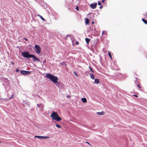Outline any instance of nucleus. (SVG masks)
<instances>
[{"label": "nucleus", "mask_w": 147, "mask_h": 147, "mask_svg": "<svg viewBox=\"0 0 147 147\" xmlns=\"http://www.w3.org/2000/svg\"><path fill=\"white\" fill-rule=\"evenodd\" d=\"M90 77L92 79H94V75L92 74L91 73L90 74Z\"/></svg>", "instance_id": "obj_13"}, {"label": "nucleus", "mask_w": 147, "mask_h": 147, "mask_svg": "<svg viewBox=\"0 0 147 147\" xmlns=\"http://www.w3.org/2000/svg\"><path fill=\"white\" fill-rule=\"evenodd\" d=\"M98 5H101V3L100 1H98Z\"/></svg>", "instance_id": "obj_25"}, {"label": "nucleus", "mask_w": 147, "mask_h": 147, "mask_svg": "<svg viewBox=\"0 0 147 147\" xmlns=\"http://www.w3.org/2000/svg\"><path fill=\"white\" fill-rule=\"evenodd\" d=\"M90 40V39L89 38H85L86 41V43L88 44H89Z\"/></svg>", "instance_id": "obj_11"}, {"label": "nucleus", "mask_w": 147, "mask_h": 147, "mask_svg": "<svg viewBox=\"0 0 147 147\" xmlns=\"http://www.w3.org/2000/svg\"><path fill=\"white\" fill-rule=\"evenodd\" d=\"M102 1L103 2H104V1H105V0H102Z\"/></svg>", "instance_id": "obj_35"}, {"label": "nucleus", "mask_w": 147, "mask_h": 147, "mask_svg": "<svg viewBox=\"0 0 147 147\" xmlns=\"http://www.w3.org/2000/svg\"><path fill=\"white\" fill-rule=\"evenodd\" d=\"M67 36H69L68 35L66 36V37H67Z\"/></svg>", "instance_id": "obj_37"}, {"label": "nucleus", "mask_w": 147, "mask_h": 147, "mask_svg": "<svg viewBox=\"0 0 147 147\" xmlns=\"http://www.w3.org/2000/svg\"><path fill=\"white\" fill-rule=\"evenodd\" d=\"M97 5L96 3H94L90 4V6L92 9H94L96 8Z\"/></svg>", "instance_id": "obj_8"}, {"label": "nucleus", "mask_w": 147, "mask_h": 147, "mask_svg": "<svg viewBox=\"0 0 147 147\" xmlns=\"http://www.w3.org/2000/svg\"><path fill=\"white\" fill-rule=\"evenodd\" d=\"M76 10H77L78 11H79V7L78 6H77L76 8Z\"/></svg>", "instance_id": "obj_22"}, {"label": "nucleus", "mask_w": 147, "mask_h": 147, "mask_svg": "<svg viewBox=\"0 0 147 147\" xmlns=\"http://www.w3.org/2000/svg\"><path fill=\"white\" fill-rule=\"evenodd\" d=\"M0 143H2V142H1V141H0Z\"/></svg>", "instance_id": "obj_39"}, {"label": "nucleus", "mask_w": 147, "mask_h": 147, "mask_svg": "<svg viewBox=\"0 0 147 147\" xmlns=\"http://www.w3.org/2000/svg\"><path fill=\"white\" fill-rule=\"evenodd\" d=\"M137 86H138L139 88H141V87L139 86V84H137Z\"/></svg>", "instance_id": "obj_31"}, {"label": "nucleus", "mask_w": 147, "mask_h": 147, "mask_svg": "<svg viewBox=\"0 0 147 147\" xmlns=\"http://www.w3.org/2000/svg\"><path fill=\"white\" fill-rule=\"evenodd\" d=\"M2 98H0V99H1Z\"/></svg>", "instance_id": "obj_40"}, {"label": "nucleus", "mask_w": 147, "mask_h": 147, "mask_svg": "<svg viewBox=\"0 0 147 147\" xmlns=\"http://www.w3.org/2000/svg\"><path fill=\"white\" fill-rule=\"evenodd\" d=\"M134 96L136 97H138V96L137 95H134Z\"/></svg>", "instance_id": "obj_33"}, {"label": "nucleus", "mask_w": 147, "mask_h": 147, "mask_svg": "<svg viewBox=\"0 0 147 147\" xmlns=\"http://www.w3.org/2000/svg\"><path fill=\"white\" fill-rule=\"evenodd\" d=\"M21 55L23 56V57L28 58H31V56L32 55L30 54L28 52L25 51L22 52Z\"/></svg>", "instance_id": "obj_3"}, {"label": "nucleus", "mask_w": 147, "mask_h": 147, "mask_svg": "<svg viewBox=\"0 0 147 147\" xmlns=\"http://www.w3.org/2000/svg\"><path fill=\"white\" fill-rule=\"evenodd\" d=\"M76 45H78V44H79V42H78V41H76Z\"/></svg>", "instance_id": "obj_28"}, {"label": "nucleus", "mask_w": 147, "mask_h": 147, "mask_svg": "<svg viewBox=\"0 0 147 147\" xmlns=\"http://www.w3.org/2000/svg\"><path fill=\"white\" fill-rule=\"evenodd\" d=\"M142 20L143 22L146 24H147V21L145 19H142Z\"/></svg>", "instance_id": "obj_16"}, {"label": "nucleus", "mask_w": 147, "mask_h": 147, "mask_svg": "<svg viewBox=\"0 0 147 147\" xmlns=\"http://www.w3.org/2000/svg\"><path fill=\"white\" fill-rule=\"evenodd\" d=\"M47 78H49L53 83H56L58 80V78L50 73L47 74L46 76Z\"/></svg>", "instance_id": "obj_1"}, {"label": "nucleus", "mask_w": 147, "mask_h": 147, "mask_svg": "<svg viewBox=\"0 0 147 147\" xmlns=\"http://www.w3.org/2000/svg\"><path fill=\"white\" fill-rule=\"evenodd\" d=\"M102 5H100V7L99 8L100 9H101L102 8Z\"/></svg>", "instance_id": "obj_32"}, {"label": "nucleus", "mask_w": 147, "mask_h": 147, "mask_svg": "<svg viewBox=\"0 0 147 147\" xmlns=\"http://www.w3.org/2000/svg\"><path fill=\"white\" fill-rule=\"evenodd\" d=\"M20 73L23 75H29L30 73V72L28 71H26L21 70L20 71Z\"/></svg>", "instance_id": "obj_6"}, {"label": "nucleus", "mask_w": 147, "mask_h": 147, "mask_svg": "<svg viewBox=\"0 0 147 147\" xmlns=\"http://www.w3.org/2000/svg\"><path fill=\"white\" fill-rule=\"evenodd\" d=\"M89 22V19L88 18H86L85 20V23L86 24H88Z\"/></svg>", "instance_id": "obj_15"}, {"label": "nucleus", "mask_w": 147, "mask_h": 147, "mask_svg": "<svg viewBox=\"0 0 147 147\" xmlns=\"http://www.w3.org/2000/svg\"><path fill=\"white\" fill-rule=\"evenodd\" d=\"M96 113L99 115H102L104 114L105 112L102 111L101 112H97Z\"/></svg>", "instance_id": "obj_10"}, {"label": "nucleus", "mask_w": 147, "mask_h": 147, "mask_svg": "<svg viewBox=\"0 0 147 147\" xmlns=\"http://www.w3.org/2000/svg\"><path fill=\"white\" fill-rule=\"evenodd\" d=\"M74 74L76 76H77V74L76 71H74Z\"/></svg>", "instance_id": "obj_24"}, {"label": "nucleus", "mask_w": 147, "mask_h": 147, "mask_svg": "<svg viewBox=\"0 0 147 147\" xmlns=\"http://www.w3.org/2000/svg\"><path fill=\"white\" fill-rule=\"evenodd\" d=\"M53 119L57 121H59L61 120V118L59 116L57 113L53 111L51 115Z\"/></svg>", "instance_id": "obj_2"}, {"label": "nucleus", "mask_w": 147, "mask_h": 147, "mask_svg": "<svg viewBox=\"0 0 147 147\" xmlns=\"http://www.w3.org/2000/svg\"><path fill=\"white\" fill-rule=\"evenodd\" d=\"M60 65H63L65 64V62H62L60 63Z\"/></svg>", "instance_id": "obj_23"}, {"label": "nucleus", "mask_w": 147, "mask_h": 147, "mask_svg": "<svg viewBox=\"0 0 147 147\" xmlns=\"http://www.w3.org/2000/svg\"><path fill=\"white\" fill-rule=\"evenodd\" d=\"M31 57L32 58L33 60L34 61H37L40 62V60L35 55H32L31 56Z\"/></svg>", "instance_id": "obj_5"}, {"label": "nucleus", "mask_w": 147, "mask_h": 147, "mask_svg": "<svg viewBox=\"0 0 147 147\" xmlns=\"http://www.w3.org/2000/svg\"><path fill=\"white\" fill-rule=\"evenodd\" d=\"M86 142V143H88L87 142Z\"/></svg>", "instance_id": "obj_41"}, {"label": "nucleus", "mask_w": 147, "mask_h": 147, "mask_svg": "<svg viewBox=\"0 0 147 147\" xmlns=\"http://www.w3.org/2000/svg\"><path fill=\"white\" fill-rule=\"evenodd\" d=\"M11 64L12 65H14V63L13 62H11Z\"/></svg>", "instance_id": "obj_29"}, {"label": "nucleus", "mask_w": 147, "mask_h": 147, "mask_svg": "<svg viewBox=\"0 0 147 147\" xmlns=\"http://www.w3.org/2000/svg\"><path fill=\"white\" fill-rule=\"evenodd\" d=\"M23 39H24V40H26V41H28V39H27L26 38H24Z\"/></svg>", "instance_id": "obj_27"}, {"label": "nucleus", "mask_w": 147, "mask_h": 147, "mask_svg": "<svg viewBox=\"0 0 147 147\" xmlns=\"http://www.w3.org/2000/svg\"><path fill=\"white\" fill-rule=\"evenodd\" d=\"M35 49H34L37 54H38L40 52L41 48L39 46L36 45H35Z\"/></svg>", "instance_id": "obj_4"}, {"label": "nucleus", "mask_w": 147, "mask_h": 147, "mask_svg": "<svg viewBox=\"0 0 147 147\" xmlns=\"http://www.w3.org/2000/svg\"><path fill=\"white\" fill-rule=\"evenodd\" d=\"M99 80L98 79H95L94 83L96 84H98L99 83Z\"/></svg>", "instance_id": "obj_14"}, {"label": "nucleus", "mask_w": 147, "mask_h": 147, "mask_svg": "<svg viewBox=\"0 0 147 147\" xmlns=\"http://www.w3.org/2000/svg\"><path fill=\"white\" fill-rule=\"evenodd\" d=\"M19 70L18 69H16V72H19Z\"/></svg>", "instance_id": "obj_26"}, {"label": "nucleus", "mask_w": 147, "mask_h": 147, "mask_svg": "<svg viewBox=\"0 0 147 147\" xmlns=\"http://www.w3.org/2000/svg\"><path fill=\"white\" fill-rule=\"evenodd\" d=\"M82 101L84 103H86L87 102V100L86 98H82Z\"/></svg>", "instance_id": "obj_12"}, {"label": "nucleus", "mask_w": 147, "mask_h": 147, "mask_svg": "<svg viewBox=\"0 0 147 147\" xmlns=\"http://www.w3.org/2000/svg\"><path fill=\"white\" fill-rule=\"evenodd\" d=\"M35 137L39 139H49V137L47 136H35Z\"/></svg>", "instance_id": "obj_7"}, {"label": "nucleus", "mask_w": 147, "mask_h": 147, "mask_svg": "<svg viewBox=\"0 0 147 147\" xmlns=\"http://www.w3.org/2000/svg\"><path fill=\"white\" fill-rule=\"evenodd\" d=\"M89 68H90V71H91L92 72L94 73V71L92 69V68H91V67H90V66H89Z\"/></svg>", "instance_id": "obj_21"}, {"label": "nucleus", "mask_w": 147, "mask_h": 147, "mask_svg": "<svg viewBox=\"0 0 147 147\" xmlns=\"http://www.w3.org/2000/svg\"><path fill=\"white\" fill-rule=\"evenodd\" d=\"M37 105L38 107L40 109V110H42L43 109L44 107V105L42 104H37Z\"/></svg>", "instance_id": "obj_9"}, {"label": "nucleus", "mask_w": 147, "mask_h": 147, "mask_svg": "<svg viewBox=\"0 0 147 147\" xmlns=\"http://www.w3.org/2000/svg\"><path fill=\"white\" fill-rule=\"evenodd\" d=\"M56 126L58 128H61V126L59 125V124H57L56 125Z\"/></svg>", "instance_id": "obj_20"}, {"label": "nucleus", "mask_w": 147, "mask_h": 147, "mask_svg": "<svg viewBox=\"0 0 147 147\" xmlns=\"http://www.w3.org/2000/svg\"><path fill=\"white\" fill-rule=\"evenodd\" d=\"M55 85L57 86H59V85L60 84V83L58 82L57 81L56 82V83H55Z\"/></svg>", "instance_id": "obj_18"}, {"label": "nucleus", "mask_w": 147, "mask_h": 147, "mask_svg": "<svg viewBox=\"0 0 147 147\" xmlns=\"http://www.w3.org/2000/svg\"><path fill=\"white\" fill-rule=\"evenodd\" d=\"M92 24H94V22H92Z\"/></svg>", "instance_id": "obj_36"}, {"label": "nucleus", "mask_w": 147, "mask_h": 147, "mask_svg": "<svg viewBox=\"0 0 147 147\" xmlns=\"http://www.w3.org/2000/svg\"><path fill=\"white\" fill-rule=\"evenodd\" d=\"M104 31H103L102 32V34H103L104 33Z\"/></svg>", "instance_id": "obj_34"}, {"label": "nucleus", "mask_w": 147, "mask_h": 147, "mask_svg": "<svg viewBox=\"0 0 147 147\" xmlns=\"http://www.w3.org/2000/svg\"><path fill=\"white\" fill-rule=\"evenodd\" d=\"M38 96L39 97H40V96H39V95Z\"/></svg>", "instance_id": "obj_38"}, {"label": "nucleus", "mask_w": 147, "mask_h": 147, "mask_svg": "<svg viewBox=\"0 0 147 147\" xmlns=\"http://www.w3.org/2000/svg\"><path fill=\"white\" fill-rule=\"evenodd\" d=\"M13 95H12L10 98L9 99H11V98H13Z\"/></svg>", "instance_id": "obj_30"}, {"label": "nucleus", "mask_w": 147, "mask_h": 147, "mask_svg": "<svg viewBox=\"0 0 147 147\" xmlns=\"http://www.w3.org/2000/svg\"><path fill=\"white\" fill-rule=\"evenodd\" d=\"M38 16H39V17L42 19V20H45V19L44 18H43V17L41 16L40 15H39V14H38Z\"/></svg>", "instance_id": "obj_17"}, {"label": "nucleus", "mask_w": 147, "mask_h": 147, "mask_svg": "<svg viewBox=\"0 0 147 147\" xmlns=\"http://www.w3.org/2000/svg\"><path fill=\"white\" fill-rule=\"evenodd\" d=\"M108 55L109 56V57H110V58H111V59H112L111 55V53L110 52H109L108 53Z\"/></svg>", "instance_id": "obj_19"}]
</instances>
